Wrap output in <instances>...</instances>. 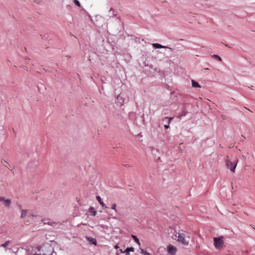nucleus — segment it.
<instances>
[{"instance_id":"13","label":"nucleus","mask_w":255,"mask_h":255,"mask_svg":"<svg viewBox=\"0 0 255 255\" xmlns=\"http://www.w3.org/2000/svg\"><path fill=\"white\" fill-rule=\"evenodd\" d=\"M9 241H6L4 244H3L1 245V247L6 248L8 245H9Z\"/></svg>"},{"instance_id":"28","label":"nucleus","mask_w":255,"mask_h":255,"mask_svg":"<svg viewBox=\"0 0 255 255\" xmlns=\"http://www.w3.org/2000/svg\"><path fill=\"white\" fill-rule=\"evenodd\" d=\"M222 118H223V119H224V118H225V117H224V116H222Z\"/></svg>"},{"instance_id":"23","label":"nucleus","mask_w":255,"mask_h":255,"mask_svg":"<svg viewBox=\"0 0 255 255\" xmlns=\"http://www.w3.org/2000/svg\"><path fill=\"white\" fill-rule=\"evenodd\" d=\"M213 56L214 57L216 58H218V57H219V56H218V55H214Z\"/></svg>"},{"instance_id":"9","label":"nucleus","mask_w":255,"mask_h":255,"mask_svg":"<svg viewBox=\"0 0 255 255\" xmlns=\"http://www.w3.org/2000/svg\"><path fill=\"white\" fill-rule=\"evenodd\" d=\"M3 202L6 207H9L11 204V201L9 199H5Z\"/></svg>"},{"instance_id":"30","label":"nucleus","mask_w":255,"mask_h":255,"mask_svg":"<svg viewBox=\"0 0 255 255\" xmlns=\"http://www.w3.org/2000/svg\"><path fill=\"white\" fill-rule=\"evenodd\" d=\"M252 228H253V229H255V228L254 227V226H252Z\"/></svg>"},{"instance_id":"5","label":"nucleus","mask_w":255,"mask_h":255,"mask_svg":"<svg viewBox=\"0 0 255 255\" xmlns=\"http://www.w3.org/2000/svg\"><path fill=\"white\" fill-rule=\"evenodd\" d=\"M152 46L153 47L155 48H169L170 49H171V48L170 47H167V46H163L161 44H159L158 43H153L152 44Z\"/></svg>"},{"instance_id":"19","label":"nucleus","mask_w":255,"mask_h":255,"mask_svg":"<svg viewBox=\"0 0 255 255\" xmlns=\"http://www.w3.org/2000/svg\"><path fill=\"white\" fill-rule=\"evenodd\" d=\"M5 199L4 197H0V202H3Z\"/></svg>"},{"instance_id":"4","label":"nucleus","mask_w":255,"mask_h":255,"mask_svg":"<svg viewBox=\"0 0 255 255\" xmlns=\"http://www.w3.org/2000/svg\"><path fill=\"white\" fill-rule=\"evenodd\" d=\"M167 252L170 255H175L177 252V248L173 245L170 244L167 246Z\"/></svg>"},{"instance_id":"26","label":"nucleus","mask_w":255,"mask_h":255,"mask_svg":"<svg viewBox=\"0 0 255 255\" xmlns=\"http://www.w3.org/2000/svg\"><path fill=\"white\" fill-rule=\"evenodd\" d=\"M244 213L245 215H248V214H247V213H246V212H244Z\"/></svg>"},{"instance_id":"1","label":"nucleus","mask_w":255,"mask_h":255,"mask_svg":"<svg viewBox=\"0 0 255 255\" xmlns=\"http://www.w3.org/2000/svg\"><path fill=\"white\" fill-rule=\"evenodd\" d=\"M174 236L175 237V240L184 247H187L189 245L190 238L185 231L179 230L174 235Z\"/></svg>"},{"instance_id":"10","label":"nucleus","mask_w":255,"mask_h":255,"mask_svg":"<svg viewBox=\"0 0 255 255\" xmlns=\"http://www.w3.org/2000/svg\"><path fill=\"white\" fill-rule=\"evenodd\" d=\"M96 199L98 201V202H99L100 205L101 206H102V207H105V204H104V203L102 201L101 198L100 196H97Z\"/></svg>"},{"instance_id":"20","label":"nucleus","mask_w":255,"mask_h":255,"mask_svg":"<svg viewBox=\"0 0 255 255\" xmlns=\"http://www.w3.org/2000/svg\"><path fill=\"white\" fill-rule=\"evenodd\" d=\"M173 119V118H168V124H169L171 121V120Z\"/></svg>"},{"instance_id":"3","label":"nucleus","mask_w":255,"mask_h":255,"mask_svg":"<svg viewBox=\"0 0 255 255\" xmlns=\"http://www.w3.org/2000/svg\"><path fill=\"white\" fill-rule=\"evenodd\" d=\"M213 241L214 246L216 249L220 250L222 248L224 245L223 237L214 238Z\"/></svg>"},{"instance_id":"29","label":"nucleus","mask_w":255,"mask_h":255,"mask_svg":"<svg viewBox=\"0 0 255 255\" xmlns=\"http://www.w3.org/2000/svg\"><path fill=\"white\" fill-rule=\"evenodd\" d=\"M252 228H253V229H255V228L254 227V226H252Z\"/></svg>"},{"instance_id":"31","label":"nucleus","mask_w":255,"mask_h":255,"mask_svg":"<svg viewBox=\"0 0 255 255\" xmlns=\"http://www.w3.org/2000/svg\"><path fill=\"white\" fill-rule=\"evenodd\" d=\"M252 228H253V229H255V228L254 227V226H252Z\"/></svg>"},{"instance_id":"25","label":"nucleus","mask_w":255,"mask_h":255,"mask_svg":"<svg viewBox=\"0 0 255 255\" xmlns=\"http://www.w3.org/2000/svg\"><path fill=\"white\" fill-rule=\"evenodd\" d=\"M25 224L26 225H29V223H28V222H25Z\"/></svg>"},{"instance_id":"16","label":"nucleus","mask_w":255,"mask_h":255,"mask_svg":"<svg viewBox=\"0 0 255 255\" xmlns=\"http://www.w3.org/2000/svg\"><path fill=\"white\" fill-rule=\"evenodd\" d=\"M116 207H117L116 204H113L112 205V206H111L112 209L115 210L116 212H117Z\"/></svg>"},{"instance_id":"22","label":"nucleus","mask_w":255,"mask_h":255,"mask_svg":"<svg viewBox=\"0 0 255 255\" xmlns=\"http://www.w3.org/2000/svg\"><path fill=\"white\" fill-rule=\"evenodd\" d=\"M217 59H218L219 61H222V59H221V58L220 57H219H219H218Z\"/></svg>"},{"instance_id":"17","label":"nucleus","mask_w":255,"mask_h":255,"mask_svg":"<svg viewBox=\"0 0 255 255\" xmlns=\"http://www.w3.org/2000/svg\"><path fill=\"white\" fill-rule=\"evenodd\" d=\"M141 253L144 255H149L150 254L144 251L143 249H141Z\"/></svg>"},{"instance_id":"8","label":"nucleus","mask_w":255,"mask_h":255,"mask_svg":"<svg viewBox=\"0 0 255 255\" xmlns=\"http://www.w3.org/2000/svg\"><path fill=\"white\" fill-rule=\"evenodd\" d=\"M192 86L195 88H200L201 87L199 84L193 80H192Z\"/></svg>"},{"instance_id":"14","label":"nucleus","mask_w":255,"mask_h":255,"mask_svg":"<svg viewBox=\"0 0 255 255\" xmlns=\"http://www.w3.org/2000/svg\"><path fill=\"white\" fill-rule=\"evenodd\" d=\"M134 249L133 248H128L126 250V252L128 253L129 252H133Z\"/></svg>"},{"instance_id":"11","label":"nucleus","mask_w":255,"mask_h":255,"mask_svg":"<svg viewBox=\"0 0 255 255\" xmlns=\"http://www.w3.org/2000/svg\"><path fill=\"white\" fill-rule=\"evenodd\" d=\"M27 213V210H22V212H21V218H24L26 216Z\"/></svg>"},{"instance_id":"18","label":"nucleus","mask_w":255,"mask_h":255,"mask_svg":"<svg viewBox=\"0 0 255 255\" xmlns=\"http://www.w3.org/2000/svg\"><path fill=\"white\" fill-rule=\"evenodd\" d=\"M74 2L75 3V4L76 5H77V6H79V7H80V6H81L80 3V2H79V1L78 0H74Z\"/></svg>"},{"instance_id":"27","label":"nucleus","mask_w":255,"mask_h":255,"mask_svg":"<svg viewBox=\"0 0 255 255\" xmlns=\"http://www.w3.org/2000/svg\"><path fill=\"white\" fill-rule=\"evenodd\" d=\"M253 86H252L251 87H250V88H251V89H253Z\"/></svg>"},{"instance_id":"24","label":"nucleus","mask_w":255,"mask_h":255,"mask_svg":"<svg viewBox=\"0 0 255 255\" xmlns=\"http://www.w3.org/2000/svg\"><path fill=\"white\" fill-rule=\"evenodd\" d=\"M115 248L117 249L119 248V246L118 245L115 246Z\"/></svg>"},{"instance_id":"21","label":"nucleus","mask_w":255,"mask_h":255,"mask_svg":"<svg viewBox=\"0 0 255 255\" xmlns=\"http://www.w3.org/2000/svg\"><path fill=\"white\" fill-rule=\"evenodd\" d=\"M164 128H165L167 129L169 128V125H164Z\"/></svg>"},{"instance_id":"15","label":"nucleus","mask_w":255,"mask_h":255,"mask_svg":"<svg viewBox=\"0 0 255 255\" xmlns=\"http://www.w3.org/2000/svg\"><path fill=\"white\" fill-rule=\"evenodd\" d=\"M37 215L36 213H32L30 215V217H31V218L32 219V220H34V218H36L37 217Z\"/></svg>"},{"instance_id":"7","label":"nucleus","mask_w":255,"mask_h":255,"mask_svg":"<svg viewBox=\"0 0 255 255\" xmlns=\"http://www.w3.org/2000/svg\"><path fill=\"white\" fill-rule=\"evenodd\" d=\"M89 212L90 213L92 214V215L94 216H96L97 214V211L95 210L94 208L93 207H91L89 209Z\"/></svg>"},{"instance_id":"12","label":"nucleus","mask_w":255,"mask_h":255,"mask_svg":"<svg viewBox=\"0 0 255 255\" xmlns=\"http://www.w3.org/2000/svg\"><path fill=\"white\" fill-rule=\"evenodd\" d=\"M131 237L138 245H140L139 240L137 238V237L135 236L131 235Z\"/></svg>"},{"instance_id":"6","label":"nucleus","mask_w":255,"mask_h":255,"mask_svg":"<svg viewBox=\"0 0 255 255\" xmlns=\"http://www.w3.org/2000/svg\"><path fill=\"white\" fill-rule=\"evenodd\" d=\"M1 162L3 165H4L6 167H7L8 169H9L11 171L12 170V169H10V168H11L10 165L6 160H5L4 159H1Z\"/></svg>"},{"instance_id":"2","label":"nucleus","mask_w":255,"mask_h":255,"mask_svg":"<svg viewBox=\"0 0 255 255\" xmlns=\"http://www.w3.org/2000/svg\"><path fill=\"white\" fill-rule=\"evenodd\" d=\"M238 161L234 160L232 161L230 159L226 160V165L228 169L230 170L232 172H235L236 167L237 166Z\"/></svg>"}]
</instances>
